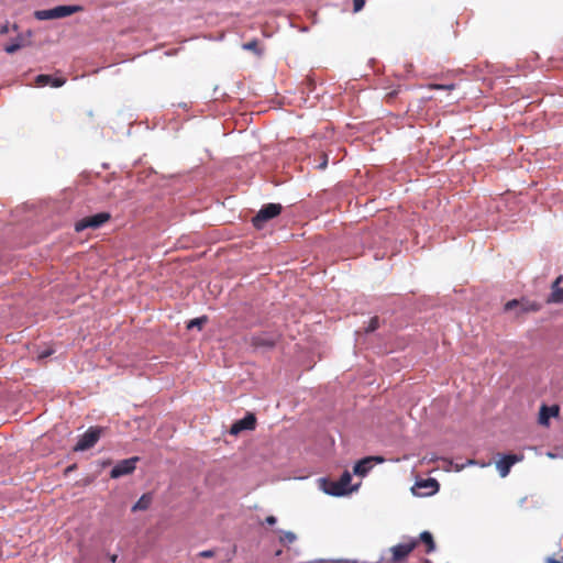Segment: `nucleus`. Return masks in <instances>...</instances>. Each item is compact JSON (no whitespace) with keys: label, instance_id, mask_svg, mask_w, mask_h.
<instances>
[{"label":"nucleus","instance_id":"1","mask_svg":"<svg viewBox=\"0 0 563 563\" xmlns=\"http://www.w3.org/2000/svg\"><path fill=\"white\" fill-rule=\"evenodd\" d=\"M352 475L345 471L338 481L322 479L323 492L331 496H344L352 492L357 490L360 484L351 485Z\"/></svg>","mask_w":563,"mask_h":563},{"label":"nucleus","instance_id":"2","mask_svg":"<svg viewBox=\"0 0 563 563\" xmlns=\"http://www.w3.org/2000/svg\"><path fill=\"white\" fill-rule=\"evenodd\" d=\"M82 8L80 5H57L52 9L37 10L34 12V16L40 21L56 20L69 16L74 13L80 12Z\"/></svg>","mask_w":563,"mask_h":563},{"label":"nucleus","instance_id":"3","mask_svg":"<svg viewBox=\"0 0 563 563\" xmlns=\"http://www.w3.org/2000/svg\"><path fill=\"white\" fill-rule=\"evenodd\" d=\"M418 541L416 539H408L399 544H396L389 549L391 556L387 560V563H402L409 553L417 547Z\"/></svg>","mask_w":563,"mask_h":563},{"label":"nucleus","instance_id":"4","mask_svg":"<svg viewBox=\"0 0 563 563\" xmlns=\"http://www.w3.org/2000/svg\"><path fill=\"white\" fill-rule=\"evenodd\" d=\"M282 211V206L278 203H267L264 205L260 211L256 213V216L253 218L252 222L253 225L261 230L264 228L265 223L277 217Z\"/></svg>","mask_w":563,"mask_h":563},{"label":"nucleus","instance_id":"5","mask_svg":"<svg viewBox=\"0 0 563 563\" xmlns=\"http://www.w3.org/2000/svg\"><path fill=\"white\" fill-rule=\"evenodd\" d=\"M102 429L98 427H90L78 440L74 450L77 452H84L92 448L100 439Z\"/></svg>","mask_w":563,"mask_h":563},{"label":"nucleus","instance_id":"6","mask_svg":"<svg viewBox=\"0 0 563 563\" xmlns=\"http://www.w3.org/2000/svg\"><path fill=\"white\" fill-rule=\"evenodd\" d=\"M110 216L107 212H100L90 217L79 220L75 224V230L81 232L88 228L98 229L109 220Z\"/></svg>","mask_w":563,"mask_h":563},{"label":"nucleus","instance_id":"7","mask_svg":"<svg viewBox=\"0 0 563 563\" xmlns=\"http://www.w3.org/2000/svg\"><path fill=\"white\" fill-rule=\"evenodd\" d=\"M139 460L140 457L133 456L118 462L110 472L111 478H119L133 473Z\"/></svg>","mask_w":563,"mask_h":563},{"label":"nucleus","instance_id":"8","mask_svg":"<svg viewBox=\"0 0 563 563\" xmlns=\"http://www.w3.org/2000/svg\"><path fill=\"white\" fill-rule=\"evenodd\" d=\"M384 461L385 460L382 456H366L354 465L353 472L355 475L364 477L368 474L375 464L384 463Z\"/></svg>","mask_w":563,"mask_h":563},{"label":"nucleus","instance_id":"9","mask_svg":"<svg viewBox=\"0 0 563 563\" xmlns=\"http://www.w3.org/2000/svg\"><path fill=\"white\" fill-rule=\"evenodd\" d=\"M522 459L523 455L507 454L497 461L496 468L499 472L500 477H506L510 473L512 465L522 461Z\"/></svg>","mask_w":563,"mask_h":563},{"label":"nucleus","instance_id":"10","mask_svg":"<svg viewBox=\"0 0 563 563\" xmlns=\"http://www.w3.org/2000/svg\"><path fill=\"white\" fill-rule=\"evenodd\" d=\"M256 419L253 413H247L244 418L235 421L231 429L230 433L232 435H238L240 432L244 430H253L255 428Z\"/></svg>","mask_w":563,"mask_h":563},{"label":"nucleus","instance_id":"11","mask_svg":"<svg viewBox=\"0 0 563 563\" xmlns=\"http://www.w3.org/2000/svg\"><path fill=\"white\" fill-rule=\"evenodd\" d=\"M278 335L275 333H261L252 336V344L257 349H271L277 342Z\"/></svg>","mask_w":563,"mask_h":563},{"label":"nucleus","instance_id":"12","mask_svg":"<svg viewBox=\"0 0 563 563\" xmlns=\"http://www.w3.org/2000/svg\"><path fill=\"white\" fill-rule=\"evenodd\" d=\"M558 415H559V407L558 406H550L549 407V406L543 405L540 408L539 423L542 424V426H548L550 418L556 417Z\"/></svg>","mask_w":563,"mask_h":563},{"label":"nucleus","instance_id":"13","mask_svg":"<svg viewBox=\"0 0 563 563\" xmlns=\"http://www.w3.org/2000/svg\"><path fill=\"white\" fill-rule=\"evenodd\" d=\"M563 280V276H559L554 283L552 284V291L548 299V302L551 303H562L563 302V288L560 287V284Z\"/></svg>","mask_w":563,"mask_h":563},{"label":"nucleus","instance_id":"14","mask_svg":"<svg viewBox=\"0 0 563 563\" xmlns=\"http://www.w3.org/2000/svg\"><path fill=\"white\" fill-rule=\"evenodd\" d=\"M35 84L40 87L51 85L52 87L58 88L65 84V79L54 78L51 75H38L35 78Z\"/></svg>","mask_w":563,"mask_h":563},{"label":"nucleus","instance_id":"15","mask_svg":"<svg viewBox=\"0 0 563 563\" xmlns=\"http://www.w3.org/2000/svg\"><path fill=\"white\" fill-rule=\"evenodd\" d=\"M153 497L152 494H144L140 497V499L133 505L132 511H141L150 508L152 504Z\"/></svg>","mask_w":563,"mask_h":563},{"label":"nucleus","instance_id":"16","mask_svg":"<svg viewBox=\"0 0 563 563\" xmlns=\"http://www.w3.org/2000/svg\"><path fill=\"white\" fill-rule=\"evenodd\" d=\"M417 485L420 488H430V492L427 493L428 495L434 494L439 490V483L434 478L421 481V482L417 483Z\"/></svg>","mask_w":563,"mask_h":563},{"label":"nucleus","instance_id":"17","mask_svg":"<svg viewBox=\"0 0 563 563\" xmlns=\"http://www.w3.org/2000/svg\"><path fill=\"white\" fill-rule=\"evenodd\" d=\"M420 540L427 545V553L433 552L435 550V543L433 541V537L429 531H423L420 533Z\"/></svg>","mask_w":563,"mask_h":563},{"label":"nucleus","instance_id":"18","mask_svg":"<svg viewBox=\"0 0 563 563\" xmlns=\"http://www.w3.org/2000/svg\"><path fill=\"white\" fill-rule=\"evenodd\" d=\"M24 46V41L23 38H16L14 41H12L10 44H8L5 47H4V51L8 53V54H13L15 53L16 51H19L21 47Z\"/></svg>","mask_w":563,"mask_h":563},{"label":"nucleus","instance_id":"19","mask_svg":"<svg viewBox=\"0 0 563 563\" xmlns=\"http://www.w3.org/2000/svg\"><path fill=\"white\" fill-rule=\"evenodd\" d=\"M278 532L282 534L279 538V541L282 543H292L297 540L296 534L291 531L278 530Z\"/></svg>","mask_w":563,"mask_h":563},{"label":"nucleus","instance_id":"20","mask_svg":"<svg viewBox=\"0 0 563 563\" xmlns=\"http://www.w3.org/2000/svg\"><path fill=\"white\" fill-rule=\"evenodd\" d=\"M243 49L245 51H252L254 52L255 54L257 55H261L262 54V51L258 48V44H257V41L253 40V41H250L247 43H244L242 45Z\"/></svg>","mask_w":563,"mask_h":563},{"label":"nucleus","instance_id":"21","mask_svg":"<svg viewBox=\"0 0 563 563\" xmlns=\"http://www.w3.org/2000/svg\"><path fill=\"white\" fill-rule=\"evenodd\" d=\"M206 322H207L206 317L196 318V319H192L189 321L187 328L192 329V328L197 327L200 329Z\"/></svg>","mask_w":563,"mask_h":563},{"label":"nucleus","instance_id":"22","mask_svg":"<svg viewBox=\"0 0 563 563\" xmlns=\"http://www.w3.org/2000/svg\"><path fill=\"white\" fill-rule=\"evenodd\" d=\"M378 328V318H372L369 325L366 328V332H373Z\"/></svg>","mask_w":563,"mask_h":563},{"label":"nucleus","instance_id":"23","mask_svg":"<svg viewBox=\"0 0 563 563\" xmlns=\"http://www.w3.org/2000/svg\"><path fill=\"white\" fill-rule=\"evenodd\" d=\"M354 12L361 11L365 5V0H353Z\"/></svg>","mask_w":563,"mask_h":563},{"label":"nucleus","instance_id":"24","mask_svg":"<svg viewBox=\"0 0 563 563\" xmlns=\"http://www.w3.org/2000/svg\"><path fill=\"white\" fill-rule=\"evenodd\" d=\"M327 165H328V155L327 154H322L321 162L318 165V168L319 169H324L327 167Z\"/></svg>","mask_w":563,"mask_h":563},{"label":"nucleus","instance_id":"25","mask_svg":"<svg viewBox=\"0 0 563 563\" xmlns=\"http://www.w3.org/2000/svg\"><path fill=\"white\" fill-rule=\"evenodd\" d=\"M518 305V301L517 300H511V301H508L505 306V310L509 311L511 310L515 306Z\"/></svg>","mask_w":563,"mask_h":563},{"label":"nucleus","instance_id":"26","mask_svg":"<svg viewBox=\"0 0 563 563\" xmlns=\"http://www.w3.org/2000/svg\"><path fill=\"white\" fill-rule=\"evenodd\" d=\"M432 88H435V89H453L454 86L453 85H433Z\"/></svg>","mask_w":563,"mask_h":563},{"label":"nucleus","instance_id":"27","mask_svg":"<svg viewBox=\"0 0 563 563\" xmlns=\"http://www.w3.org/2000/svg\"><path fill=\"white\" fill-rule=\"evenodd\" d=\"M265 521H266V523H267V525H275V523H276V521H277V519H276V517H274V516H268V517L265 519Z\"/></svg>","mask_w":563,"mask_h":563},{"label":"nucleus","instance_id":"28","mask_svg":"<svg viewBox=\"0 0 563 563\" xmlns=\"http://www.w3.org/2000/svg\"><path fill=\"white\" fill-rule=\"evenodd\" d=\"M547 563H563V561L556 560L554 558H547Z\"/></svg>","mask_w":563,"mask_h":563},{"label":"nucleus","instance_id":"29","mask_svg":"<svg viewBox=\"0 0 563 563\" xmlns=\"http://www.w3.org/2000/svg\"><path fill=\"white\" fill-rule=\"evenodd\" d=\"M200 555H201L202 558H210V556H212V552H211V551H202V552L200 553Z\"/></svg>","mask_w":563,"mask_h":563},{"label":"nucleus","instance_id":"30","mask_svg":"<svg viewBox=\"0 0 563 563\" xmlns=\"http://www.w3.org/2000/svg\"><path fill=\"white\" fill-rule=\"evenodd\" d=\"M426 460H428L429 462H433V461H435V460H437V457H435V456H433V455H432V456H429V457H428V456H424V457H423V461H426Z\"/></svg>","mask_w":563,"mask_h":563},{"label":"nucleus","instance_id":"31","mask_svg":"<svg viewBox=\"0 0 563 563\" xmlns=\"http://www.w3.org/2000/svg\"><path fill=\"white\" fill-rule=\"evenodd\" d=\"M49 354H51V352H45V353L41 354V355H40V357H46V356H48Z\"/></svg>","mask_w":563,"mask_h":563},{"label":"nucleus","instance_id":"32","mask_svg":"<svg viewBox=\"0 0 563 563\" xmlns=\"http://www.w3.org/2000/svg\"><path fill=\"white\" fill-rule=\"evenodd\" d=\"M473 464H475V461H474V460H468V461L466 462V465H473Z\"/></svg>","mask_w":563,"mask_h":563},{"label":"nucleus","instance_id":"33","mask_svg":"<svg viewBox=\"0 0 563 563\" xmlns=\"http://www.w3.org/2000/svg\"><path fill=\"white\" fill-rule=\"evenodd\" d=\"M464 466H465V465H461V466H460V465H456V466H455V470H456V471H461Z\"/></svg>","mask_w":563,"mask_h":563},{"label":"nucleus","instance_id":"34","mask_svg":"<svg viewBox=\"0 0 563 563\" xmlns=\"http://www.w3.org/2000/svg\"><path fill=\"white\" fill-rule=\"evenodd\" d=\"M115 560H117V555L111 556L112 562H115Z\"/></svg>","mask_w":563,"mask_h":563}]
</instances>
